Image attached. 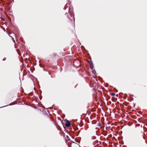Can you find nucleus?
Here are the masks:
<instances>
[{
    "instance_id": "1",
    "label": "nucleus",
    "mask_w": 147,
    "mask_h": 147,
    "mask_svg": "<svg viewBox=\"0 0 147 147\" xmlns=\"http://www.w3.org/2000/svg\"><path fill=\"white\" fill-rule=\"evenodd\" d=\"M71 123L70 121L68 120H67L65 124V126L66 127H69L70 126Z\"/></svg>"
},
{
    "instance_id": "2",
    "label": "nucleus",
    "mask_w": 147,
    "mask_h": 147,
    "mask_svg": "<svg viewBox=\"0 0 147 147\" xmlns=\"http://www.w3.org/2000/svg\"><path fill=\"white\" fill-rule=\"evenodd\" d=\"M90 67L91 69H92L93 68V65L92 62H91V63H90Z\"/></svg>"
},
{
    "instance_id": "3",
    "label": "nucleus",
    "mask_w": 147,
    "mask_h": 147,
    "mask_svg": "<svg viewBox=\"0 0 147 147\" xmlns=\"http://www.w3.org/2000/svg\"><path fill=\"white\" fill-rule=\"evenodd\" d=\"M100 125H101V124H100V123H99L98 125V126H100Z\"/></svg>"
},
{
    "instance_id": "4",
    "label": "nucleus",
    "mask_w": 147,
    "mask_h": 147,
    "mask_svg": "<svg viewBox=\"0 0 147 147\" xmlns=\"http://www.w3.org/2000/svg\"><path fill=\"white\" fill-rule=\"evenodd\" d=\"M115 94L114 93H113L112 94V95L113 96H114L115 95Z\"/></svg>"
},
{
    "instance_id": "5",
    "label": "nucleus",
    "mask_w": 147,
    "mask_h": 147,
    "mask_svg": "<svg viewBox=\"0 0 147 147\" xmlns=\"http://www.w3.org/2000/svg\"><path fill=\"white\" fill-rule=\"evenodd\" d=\"M70 16L71 17L72 16H73L72 14H70Z\"/></svg>"
},
{
    "instance_id": "6",
    "label": "nucleus",
    "mask_w": 147,
    "mask_h": 147,
    "mask_svg": "<svg viewBox=\"0 0 147 147\" xmlns=\"http://www.w3.org/2000/svg\"><path fill=\"white\" fill-rule=\"evenodd\" d=\"M7 106H3V107H0V108H2V107H6Z\"/></svg>"
},
{
    "instance_id": "7",
    "label": "nucleus",
    "mask_w": 147,
    "mask_h": 147,
    "mask_svg": "<svg viewBox=\"0 0 147 147\" xmlns=\"http://www.w3.org/2000/svg\"><path fill=\"white\" fill-rule=\"evenodd\" d=\"M99 143H100V144H101V142L100 141Z\"/></svg>"
},
{
    "instance_id": "8",
    "label": "nucleus",
    "mask_w": 147,
    "mask_h": 147,
    "mask_svg": "<svg viewBox=\"0 0 147 147\" xmlns=\"http://www.w3.org/2000/svg\"><path fill=\"white\" fill-rule=\"evenodd\" d=\"M13 40L14 42H15V41L14 40Z\"/></svg>"
},
{
    "instance_id": "9",
    "label": "nucleus",
    "mask_w": 147,
    "mask_h": 147,
    "mask_svg": "<svg viewBox=\"0 0 147 147\" xmlns=\"http://www.w3.org/2000/svg\"><path fill=\"white\" fill-rule=\"evenodd\" d=\"M5 60V59H3V61H4Z\"/></svg>"
},
{
    "instance_id": "10",
    "label": "nucleus",
    "mask_w": 147,
    "mask_h": 147,
    "mask_svg": "<svg viewBox=\"0 0 147 147\" xmlns=\"http://www.w3.org/2000/svg\"><path fill=\"white\" fill-rule=\"evenodd\" d=\"M74 20H75V18H74Z\"/></svg>"
},
{
    "instance_id": "11",
    "label": "nucleus",
    "mask_w": 147,
    "mask_h": 147,
    "mask_svg": "<svg viewBox=\"0 0 147 147\" xmlns=\"http://www.w3.org/2000/svg\"><path fill=\"white\" fill-rule=\"evenodd\" d=\"M13 0V1H14V0Z\"/></svg>"
}]
</instances>
